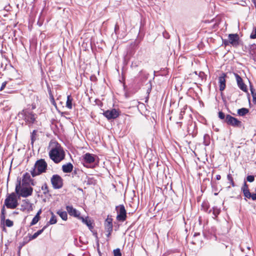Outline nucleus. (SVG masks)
I'll return each instance as SVG.
<instances>
[{
    "label": "nucleus",
    "instance_id": "obj_1",
    "mask_svg": "<svg viewBox=\"0 0 256 256\" xmlns=\"http://www.w3.org/2000/svg\"><path fill=\"white\" fill-rule=\"evenodd\" d=\"M15 192L19 197L26 198L32 194L33 188L30 186L24 185V182L21 184L20 179L17 180Z\"/></svg>",
    "mask_w": 256,
    "mask_h": 256
},
{
    "label": "nucleus",
    "instance_id": "obj_2",
    "mask_svg": "<svg viewBox=\"0 0 256 256\" xmlns=\"http://www.w3.org/2000/svg\"><path fill=\"white\" fill-rule=\"evenodd\" d=\"M50 158L56 163H58L64 158V152L60 146H56L52 148L50 152Z\"/></svg>",
    "mask_w": 256,
    "mask_h": 256
},
{
    "label": "nucleus",
    "instance_id": "obj_3",
    "mask_svg": "<svg viewBox=\"0 0 256 256\" xmlns=\"http://www.w3.org/2000/svg\"><path fill=\"white\" fill-rule=\"evenodd\" d=\"M47 166V163L44 159H40L37 160L35 163L33 170H31L32 176L34 177L45 172Z\"/></svg>",
    "mask_w": 256,
    "mask_h": 256
},
{
    "label": "nucleus",
    "instance_id": "obj_4",
    "mask_svg": "<svg viewBox=\"0 0 256 256\" xmlns=\"http://www.w3.org/2000/svg\"><path fill=\"white\" fill-rule=\"evenodd\" d=\"M18 115L24 119L26 124L32 125L36 121V114L28 109H24L19 112Z\"/></svg>",
    "mask_w": 256,
    "mask_h": 256
},
{
    "label": "nucleus",
    "instance_id": "obj_5",
    "mask_svg": "<svg viewBox=\"0 0 256 256\" xmlns=\"http://www.w3.org/2000/svg\"><path fill=\"white\" fill-rule=\"evenodd\" d=\"M18 205L17 198V194L15 192H12L8 194L4 202V205L7 208L10 209L16 208Z\"/></svg>",
    "mask_w": 256,
    "mask_h": 256
},
{
    "label": "nucleus",
    "instance_id": "obj_6",
    "mask_svg": "<svg viewBox=\"0 0 256 256\" xmlns=\"http://www.w3.org/2000/svg\"><path fill=\"white\" fill-rule=\"evenodd\" d=\"M117 210L116 219L120 222H124L126 218V212L124 205H120L116 207Z\"/></svg>",
    "mask_w": 256,
    "mask_h": 256
},
{
    "label": "nucleus",
    "instance_id": "obj_7",
    "mask_svg": "<svg viewBox=\"0 0 256 256\" xmlns=\"http://www.w3.org/2000/svg\"><path fill=\"white\" fill-rule=\"evenodd\" d=\"M50 181L53 188L55 189H59L62 186V179L58 174L53 175Z\"/></svg>",
    "mask_w": 256,
    "mask_h": 256
},
{
    "label": "nucleus",
    "instance_id": "obj_8",
    "mask_svg": "<svg viewBox=\"0 0 256 256\" xmlns=\"http://www.w3.org/2000/svg\"><path fill=\"white\" fill-rule=\"evenodd\" d=\"M225 122H226L228 124L234 127H240V126L242 124L240 121L229 114H227L226 116Z\"/></svg>",
    "mask_w": 256,
    "mask_h": 256
},
{
    "label": "nucleus",
    "instance_id": "obj_9",
    "mask_svg": "<svg viewBox=\"0 0 256 256\" xmlns=\"http://www.w3.org/2000/svg\"><path fill=\"white\" fill-rule=\"evenodd\" d=\"M104 115L108 120L115 119L118 118L120 114L119 112L115 108L111 110H107L104 112Z\"/></svg>",
    "mask_w": 256,
    "mask_h": 256
},
{
    "label": "nucleus",
    "instance_id": "obj_10",
    "mask_svg": "<svg viewBox=\"0 0 256 256\" xmlns=\"http://www.w3.org/2000/svg\"><path fill=\"white\" fill-rule=\"evenodd\" d=\"M66 210L70 216L76 218L79 220L82 217L80 216V212L76 208H74L72 206H66Z\"/></svg>",
    "mask_w": 256,
    "mask_h": 256
},
{
    "label": "nucleus",
    "instance_id": "obj_11",
    "mask_svg": "<svg viewBox=\"0 0 256 256\" xmlns=\"http://www.w3.org/2000/svg\"><path fill=\"white\" fill-rule=\"evenodd\" d=\"M239 36L238 34H230L228 35V42L233 46H237L239 44Z\"/></svg>",
    "mask_w": 256,
    "mask_h": 256
},
{
    "label": "nucleus",
    "instance_id": "obj_12",
    "mask_svg": "<svg viewBox=\"0 0 256 256\" xmlns=\"http://www.w3.org/2000/svg\"><path fill=\"white\" fill-rule=\"evenodd\" d=\"M234 76L236 80L238 85L240 88L244 92H247V86L244 83L243 80L241 77L237 74H234Z\"/></svg>",
    "mask_w": 256,
    "mask_h": 256
},
{
    "label": "nucleus",
    "instance_id": "obj_13",
    "mask_svg": "<svg viewBox=\"0 0 256 256\" xmlns=\"http://www.w3.org/2000/svg\"><path fill=\"white\" fill-rule=\"evenodd\" d=\"M226 75L223 73L218 78V83L220 84V90L223 91L226 88Z\"/></svg>",
    "mask_w": 256,
    "mask_h": 256
},
{
    "label": "nucleus",
    "instance_id": "obj_14",
    "mask_svg": "<svg viewBox=\"0 0 256 256\" xmlns=\"http://www.w3.org/2000/svg\"><path fill=\"white\" fill-rule=\"evenodd\" d=\"M84 160L85 162L92 164L94 162L95 158L93 154L86 153L84 156Z\"/></svg>",
    "mask_w": 256,
    "mask_h": 256
},
{
    "label": "nucleus",
    "instance_id": "obj_15",
    "mask_svg": "<svg viewBox=\"0 0 256 256\" xmlns=\"http://www.w3.org/2000/svg\"><path fill=\"white\" fill-rule=\"evenodd\" d=\"M112 219L110 218H108L104 222V226L106 231L112 230Z\"/></svg>",
    "mask_w": 256,
    "mask_h": 256
},
{
    "label": "nucleus",
    "instance_id": "obj_16",
    "mask_svg": "<svg viewBox=\"0 0 256 256\" xmlns=\"http://www.w3.org/2000/svg\"><path fill=\"white\" fill-rule=\"evenodd\" d=\"M80 220H81L84 224H86L90 230H92L93 228L92 222L88 216L86 218L82 216L80 218Z\"/></svg>",
    "mask_w": 256,
    "mask_h": 256
},
{
    "label": "nucleus",
    "instance_id": "obj_17",
    "mask_svg": "<svg viewBox=\"0 0 256 256\" xmlns=\"http://www.w3.org/2000/svg\"><path fill=\"white\" fill-rule=\"evenodd\" d=\"M22 207L23 210H30L32 208V204L27 199L22 200Z\"/></svg>",
    "mask_w": 256,
    "mask_h": 256
},
{
    "label": "nucleus",
    "instance_id": "obj_18",
    "mask_svg": "<svg viewBox=\"0 0 256 256\" xmlns=\"http://www.w3.org/2000/svg\"><path fill=\"white\" fill-rule=\"evenodd\" d=\"M73 169V166L71 163H68L64 164L62 166V171L66 173L70 172Z\"/></svg>",
    "mask_w": 256,
    "mask_h": 256
},
{
    "label": "nucleus",
    "instance_id": "obj_19",
    "mask_svg": "<svg viewBox=\"0 0 256 256\" xmlns=\"http://www.w3.org/2000/svg\"><path fill=\"white\" fill-rule=\"evenodd\" d=\"M30 181V176L28 174H26L24 175L23 178L21 182V184H23L24 182V185H28L29 186V182Z\"/></svg>",
    "mask_w": 256,
    "mask_h": 256
},
{
    "label": "nucleus",
    "instance_id": "obj_20",
    "mask_svg": "<svg viewBox=\"0 0 256 256\" xmlns=\"http://www.w3.org/2000/svg\"><path fill=\"white\" fill-rule=\"evenodd\" d=\"M57 214L64 220H66L68 218V214L66 212L59 210L57 212Z\"/></svg>",
    "mask_w": 256,
    "mask_h": 256
},
{
    "label": "nucleus",
    "instance_id": "obj_21",
    "mask_svg": "<svg viewBox=\"0 0 256 256\" xmlns=\"http://www.w3.org/2000/svg\"><path fill=\"white\" fill-rule=\"evenodd\" d=\"M6 209L5 206H4L1 210L0 221L1 224H4L6 218Z\"/></svg>",
    "mask_w": 256,
    "mask_h": 256
},
{
    "label": "nucleus",
    "instance_id": "obj_22",
    "mask_svg": "<svg viewBox=\"0 0 256 256\" xmlns=\"http://www.w3.org/2000/svg\"><path fill=\"white\" fill-rule=\"evenodd\" d=\"M46 226H44L42 230H38L37 232H35L33 235L30 237V240H32L36 238L39 235H40L45 229Z\"/></svg>",
    "mask_w": 256,
    "mask_h": 256
},
{
    "label": "nucleus",
    "instance_id": "obj_23",
    "mask_svg": "<svg viewBox=\"0 0 256 256\" xmlns=\"http://www.w3.org/2000/svg\"><path fill=\"white\" fill-rule=\"evenodd\" d=\"M72 98H71L70 96H67V100L66 102V106L68 109H72Z\"/></svg>",
    "mask_w": 256,
    "mask_h": 256
},
{
    "label": "nucleus",
    "instance_id": "obj_24",
    "mask_svg": "<svg viewBox=\"0 0 256 256\" xmlns=\"http://www.w3.org/2000/svg\"><path fill=\"white\" fill-rule=\"evenodd\" d=\"M248 112V109L246 108H242L238 109V114L240 116H244Z\"/></svg>",
    "mask_w": 256,
    "mask_h": 256
},
{
    "label": "nucleus",
    "instance_id": "obj_25",
    "mask_svg": "<svg viewBox=\"0 0 256 256\" xmlns=\"http://www.w3.org/2000/svg\"><path fill=\"white\" fill-rule=\"evenodd\" d=\"M36 130H33L31 134V144L33 145L34 142L36 140Z\"/></svg>",
    "mask_w": 256,
    "mask_h": 256
},
{
    "label": "nucleus",
    "instance_id": "obj_26",
    "mask_svg": "<svg viewBox=\"0 0 256 256\" xmlns=\"http://www.w3.org/2000/svg\"><path fill=\"white\" fill-rule=\"evenodd\" d=\"M52 216L51 218L49 221V223L50 224H54L56 223V216L53 214V212H52Z\"/></svg>",
    "mask_w": 256,
    "mask_h": 256
},
{
    "label": "nucleus",
    "instance_id": "obj_27",
    "mask_svg": "<svg viewBox=\"0 0 256 256\" xmlns=\"http://www.w3.org/2000/svg\"><path fill=\"white\" fill-rule=\"evenodd\" d=\"M42 190L43 191V194H46L48 193V188L46 184H44L42 186Z\"/></svg>",
    "mask_w": 256,
    "mask_h": 256
},
{
    "label": "nucleus",
    "instance_id": "obj_28",
    "mask_svg": "<svg viewBox=\"0 0 256 256\" xmlns=\"http://www.w3.org/2000/svg\"><path fill=\"white\" fill-rule=\"evenodd\" d=\"M3 224L8 227H12L14 225V222L10 219H6L5 220Z\"/></svg>",
    "mask_w": 256,
    "mask_h": 256
},
{
    "label": "nucleus",
    "instance_id": "obj_29",
    "mask_svg": "<svg viewBox=\"0 0 256 256\" xmlns=\"http://www.w3.org/2000/svg\"><path fill=\"white\" fill-rule=\"evenodd\" d=\"M40 217H38V216H35L34 217L32 220V221L31 222L30 226H32L36 224L40 220Z\"/></svg>",
    "mask_w": 256,
    "mask_h": 256
},
{
    "label": "nucleus",
    "instance_id": "obj_30",
    "mask_svg": "<svg viewBox=\"0 0 256 256\" xmlns=\"http://www.w3.org/2000/svg\"><path fill=\"white\" fill-rule=\"evenodd\" d=\"M250 91L253 98V102L256 104V92H255V90L252 86H250Z\"/></svg>",
    "mask_w": 256,
    "mask_h": 256
},
{
    "label": "nucleus",
    "instance_id": "obj_31",
    "mask_svg": "<svg viewBox=\"0 0 256 256\" xmlns=\"http://www.w3.org/2000/svg\"><path fill=\"white\" fill-rule=\"evenodd\" d=\"M228 180H229L230 184H232V186H234V183L231 174H229L227 176Z\"/></svg>",
    "mask_w": 256,
    "mask_h": 256
},
{
    "label": "nucleus",
    "instance_id": "obj_32",
    "mask_svg": "<svg viewBox=\"0 0 256 256\" xmlns=\"http://www.w3.org/2000/svg\"><path fill=\"white\" fill-rule=\"evenodd\" d=\"M114 256H122V254L119 248H117L114 250Z\"/></svg>",
    "mask_w": 256,
    "mask_h": 256
},
{
    "label": "nucleus",
    "instance_id": "obj_33",
    "mask_svg": "<svg viewBox=\"0 0 256 256\" xmlns=\"http://www.w3.org/2000/svg\"><path fill=\"white\" fill-rule=\"evenodd\" d=\"M226 116H225V114L224 112H218V118L221 119V120H225V118H226Z\"/></svg>",
    "mask_w": 256,
    "mask_h": 256
},
{
    "label": "nucleus",
    "instance_id": "obj_34",
    "mask_svg": "<svg viewBox=\"0 0 256 256\" xmlns=\"http://www.w3.org/2000/svg\"><path fill=\"white\" fill-rule=\"evenodd\" d=\"M242 190L243 192L249 190L248 186L247 185L246 182L244 183V184L243 186L242 187Z\"/></svg>",
    "mask_w": 256,
    "mask_h": 256
},
{
    "label": "nucleus",
    "instance_id": "obj_35",
    "mask_svg": "<svg viewBox=\"0 0 256 256\" xmlns=\"http://www.w3.org/2000/svg\"><path fill=\"white\" fill-rule=\"evenodd\" d=\"M243 192L246 197L248 198H250L251 193L250 192L249 190L244 192Z\"/></svg>",
    "mask_w": 256,
    "mask_h": 256
},
{
    "label": "nucleus",
    "instance_id": "obj_36",
    "mask_svg": "<svg viewBox=\"0 0 256 256\" xmlns=\"http://www.w3.org/2000/svg\"><path fill=\"white\" fill-rule=\"evenodd\" d=\"M250 38H256V28L254 29L250 34Z\"/></svg>",
    "mask_w": 256,
    "mask_h": 256
},
{
    "label": "nucleus",
    "instance_id": "obj_37",
    "mask_svg": "<svg viewBox=\"0 0 256 256\" xmlns=\"http://www.w3.org/2000/svg\"><path fill=\"white\" fill-rule=\"evenodd\" d=\"M254 178L253 176H247V180L249 182H252L254 180Z\"/></svg>",
    "mask_w": 256,
    "mask_h": 256
},
{
    "label": "nucleus",
    "instance_id": "obj_38",
    "mask_svg": "<svg viewBox=\"0 0 256 256\" xmlns=\"http://www.w3.org/2000/svg\"><path fill=\"white\" fill-rule=\"evenodd\" d=\"M220 210L218 208H214L213 214L215 216H216L220 213Z\"/></svg>",
    "mask_w": 256,
    "mask_h": 256
},
{
    "label": "nucleus",
    "instance_id": "obj_39",
    "mask_svg": "<svg viewBox=\"0 0 256 256\" xmlns=\"http://www.w3.org/2000/svg\"><path fill=\"white\" fill-rule=\"evenodd\" d=\"M224 44L226 46H228L230 44V42H228V40H223Z\"/></svg>",
    "mask_w": 256,
    "mask_h": 256
},
{
    "label": "nucleus",
    "instance_id": "obj_40",
    "mask_svg": "<svg viewBox=\"0 0 256 256\" xmlns=\"http://www.w3.org/2000/svg\"><path fill=\"white\" fill-rule=\"evenodd\" d=\"M250 198H251L252 200H256V194H251V196H250Z\"/></svg>",
    "mask_w": 256,
    "mask_h": 256
},
{
    "label": "nucleus",
    "instance_id": "obj_41",
    "mask_svg": "<svg viewBox=\"0 0 256 256\" xmlns=\"http://www.w3.org/2000/svg\"><path fill=\"white\" fill-rule=\"evenodd\" d=\"M220 178H221V176H220V175L218 174V175L216 176V179L217 180H220Z\"/></svg>",
    "mask_w": 256,
    "mask_h": 256
},
{
    "label": "nucleus",
    "instance_id": "obj_42",
    "mask_svg": "<svg viewBox=\"0 0 256 256\" xmlns=\"http://www.w3.org/2000/svg\"><path fill=\"white\" fill-rule=\"evenodd\" d=\"M112 231H106V232H108L106 236L108 237L110 236L111 234V232H112Z\"/></svg>",
    "mask_w": 256,
    "mask_h": 256
},
{
    "label": "nucleus",
    "instance_id": "obj_43",
    "mask_svg": "<svg viewBox=\"0 0 256 256\" xmlns=\"http://www.w3.org/2000/svg\"><path fill=\"white\" fill-rule=\"evenodd\" d=\"M42 211L41 210H40L38 213L36 214V216H38V217H40V214Z\"/></svg>",
    "mask_w": 256,
    "mask_h": 256
},
{
    "label": "nucleus",
    "instance_id": "obj_44",
    "mask_svg": "<svg viewBox=\"0 0 256 256\" xmlns=\"http://www.w3.org/2000/svg\"><path fill=\"white\" fill-rule=\"evenodd\" d=\"M5 86H6V84H2V88H1V90H2Z\"/></svg>",
    "mask_w": 256,
    "mask_h": 256
},
{
    "label": "nucleus",
    "instance_id": "obj_45",
    "mask_svg": "<svg viewBox=\"0 0 256 256\" xmlns=\"http://www.w3.org/2000/svg\"><path fill=\"white\" fill-rule=\"evenodd\" d=\"M36 108V106L34 104L32 105V109L34 110Z\"/></svg>",
    "mask_w": 256,
    "mask_h": 256
},
{
    "label": "nucleus",
    "instance_id": "obj_46",
    "mask_svg": "<svg viewBox=\"0 0 256 256\" xmlns=\"http://www.w3.org/2000/svg\"><path fill=\"white\" fill-rule=\"evenodd\" d=\"M182 118V114H180V118Z\"/></svg>",
    "mask_w": 256,
    "mask_h": 256
},
{
    "label": "nucleus",
    "instance_id": "obj_47",
    "mask_svg": "<svg viewBox=\"0 0 256 256\" xmlns=\"http://www.w3.org/2000/svg\"><path fill=\"white\" fill-rule=\"evenodd\" d=\"M254 2H256V0H253Z\"/></svg>",
    "mask_w": 256,
    "mask_h": 256
}]
</instances>
